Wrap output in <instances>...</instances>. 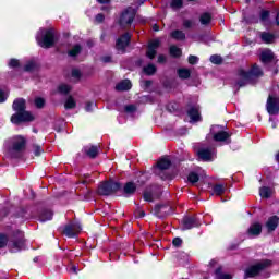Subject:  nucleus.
Here are the masks:
<instances>
[{"instance_id": "f257e3e1", "label": "nucleus", "mask_w": 279, "mask_h": 279, "mask_svg": "<svg viewBox=\"0 0 279 279\" xmlns=\"http://www.w3.org/2000/svg\"><path fill=\"white\" fill-rule=\"evenodd\" d=\"M236 75L238 80L235 82V86H238L239 90L240 88H243V86L252 84L254 77H263V70H260L258 65L254 64L250 71L239 69Z\"/></svg>"}, {"instance_id": "f03ea898", "label": "nucleus", "mask_w": 279, "mask_h": 279, "mask_svg": "<svg viewBox=\"0 0 279 279\" xmlns=\"http://www.w3.org/2000/svg\"><path fill=\"white\" fill-rule=\"evenodd\" d=\"M12 146L9 149L11 158H21L27 147V140L23 135H16L11 140Z\"/></svg>"}, {"instance_id": "7ed1b4c3", "label": "nucleus", "mask_w": 279, "mask_h": 279, "mask_svg": "<svg viewBox=\"0 0 279 279\" xmlns=\"http://www.w3.org/2000/svg\"><path fill=\"white\" fill-rule=\"evenodd\" d=\"M260 61L268 71H272L274 75H278V66H276L278 64V59L276 58V54H274V51L264 50L260 53Z\"/></svg>"}, {"instance_id": "20e7f679", "label": "nucleus", "mask_w": 279, "mask_h": 279, "mask_svg": "<svg viewBox=\"0 0 279 279\" xmlns=\"http://www.w3.org/2000/svg\"><path fill=\"white\" fill-rule=\"evenodd\" d=\"M121 189H123V185L119 182L105 181L99 184L97 193L98 195L110 196L114 195L118 191H121Z\"/></svg>"}, {"instance_id": "39448f33", "label": "nucleus", "mask_w": 279, "mask_h": 279, "mask_svg": "<svg viewBox=\"0 0 279 279\" xmlns=\"http://www.w3.org/2000/svg\"><path fill=\"white\" fill-rule=\"evenodd\" d=\"M268 267H271V260L269 259H264L248 268L245 269L244 272V278H256V276H258V274H260L262 271H265V269H268Z\"/></svg>"}, {"instance_id": "423d86ee", "label": "nucleus", "mask_w": 279, "mask_h": 279, "mask_svg": "<svg viewBox=\"0 0 279 279\" xmlns=\"http://www.w3.org/2000/svg\"><path fill=\"white\" fill-rule=\"evenodd\" d=\"M37 43L43 49H51L56 45V32L53 28L44 31L41 38L37 37Z\"/></svg>"}, {"instance_id": "0eeeda50", "label": "nucleus", "mask_w": 279, "mask_h": 279, "mask_svg": "<svg viewBox=\"0 0 279 279\" xmlns=\"http://www.w3.org/2000/svg\"><path fill=\"white\" fill-rule=\"evenodd\" d=\"M136 19V10L132 7L126 8L120 15L119 25L120 27H131Z\"/></svg>"}, {"instance_id": "6e6552de", "label": "nucleus", "mask_w": 279, "mask_h": 279, "mask_svg": "<svg viewBox=\"0 0 279 279\" xmlns=\"http://www.w3.org/2000/svg\"><path fill=\"white\" fill-rule=\"evenodd\" d=\"M34 121V116L32 112L24 109L23 111H17L11 116V123L14 125H21V123H32Z\"/></svg>"}, {"instance_id": "1a4fd4ad", "label": "nucleus", "mask_w": 279, "mask_h": 279, "mask_svg": "<svg viewBox=\"0 0 279 279\" xmlns=\"http://www.w3.org/2000/svg\"><path fill=\"white\" fill-rule=\"evenodd\" d=\"M132 40V35L130 33H124L120 37L116 39V46L114 49L123 56V53H126L128 47H130V41Z\"/></svg>"}, {"instance_id": "9d476101", "label": "nucleus", "mask_w": 279, "mask_h": 279, "mask_svg": "<svg viewBox=\"0 0 279 279\" xmlns=\"http://www.w3.org/2000/svg\"><path fill=\"white\" fill-rule=\"evenodd\" d=\"M172 213L173 207H171L169 203L155 205L154 215L159 219H165V217H168V215H171Z\"/></svg>"}, {"instance_id": "9b49d317", "label": "nucleus", "mask_w": 279, "mask_h": 279, "mask_svg": "<svg viewBox=\"0 0 279 279\" xmlns=\"http://www.w3.org/2000/svg\"><path fill=\"white\" fill-rule=\"evenodd\" d=\"M63 234L69 239H75L82 232V225L77 222H70L63 228Z\"/></svg>"}, {"instance_id": "f8f14e48", "label": "nucleus", "mask_w": 279, "mask_h": 279, "mask_svg": "<svg viewBox=\"0 0 279 279\" xmlns=\"http://www.w3.org/2000/svg\"><path fill=\"white\" fill-rule=\"evenodd\" d=\"M266 110L270 116L279 114V98L269 95L266 102Z\"/></svg>"}, {"instance_id": "ddd939ff", "label": "nucleus", "mask_w": 279, "mask_h": 279, "mask_svg": "<svg viewBox=\"0 0 279 279\" xmlns=\"http://www.w3.org/2000/svg\"><path fill=\"white\" fill-rule=\"evenodd\" d=\"M161 190L158 185H149L144 191L143 197L145 202H154V197H160Z\"/></svg>"}, {"instance_id": "4468645a", "label": "nucleus", "mask_w": 279, "mask_h": 279, "mask_svg": "<svg viewBox=\"0 0 279 279\" xmlns=\"http://www.w3.org/2000/svg\"><path fill=\"white\" fill-rule=\"evenodd\" d=\"M20 235L17 239L13 240L11 244H9V250L11 253L21 252V250H25V239H23V233L17 231Z\"/></svg>"}, {"instance_id": "2eb2a0df", "label": "nucleus", "mask_w": 279, "mask_h": 279, "mask_svg": "<svg viewBox=\"0 0 279 279\" xmlns=\"http://www.w3.org/2000/svg\"><path fill=\"white\" fill-rule=\"evenodd\" d=\"M183 230H192V228H199L202 222L195 216H185L182 219Z\"/></svg>"}, {"instance_id": "dca6fc26", "label": "nucleus", "mask_w": 279, "mask_h": 279, "mask_svg": "<svg viewBox=\"0 0 279 279\" xmlns=\"http://www.w3.org/2000/svg\"><path fill=\"white\" fill-rule=\"evenodd\" d=\"M171 167V160L162 158L157 162V167L154 170L155 175H160L162 171H167Z\"/></svg>"}, {"instance_id": "f3484780", "label": "nucleus", "mask_w": 279, "mask_h": 279, "mask_svg": "<svg viewBox=\"0 0 279 279\" xmlns=\"http://www.w3.org/2000/svg\"><path fill=\"white\" fill-rule=\"evenodd\" d=\"M83 154H85V156H87L92 160H95V158L99 156V146H85L83 148Z\"/></svg>"}, {"instance_id": "a211bd4d", "label": "nucleus", "mask_w": 279, "mask_h": 279, "mask_svg": "<svg viewBox=\"0 0 279 279\" xmlns=\"http://www.w3.org/2000/svg\"><path fill=\"white\" fill-rule=\"evenodd\" d=\"M262 232H263V225L255 222L250 226V228L246 231V234L248 236H260Z\"/></svg>"}, {"instance_id": "6ab92c4d", "label": "nucleus", "mask_w": 279, "mask_h": 279, "mask_svg": "<svg viewBox=\"0 0 279 279\" xmlns=\"http://www.w3.org/2000/svg\"><path fill=\"white\" fill-rule=\"evenodd\" d=\"M12 108L14 112H22L23 110H27V101L25 98H16L13 101Z\"/></svg>"}, {"instance_id": "aec40b11", "label": "nucleus", "mask_w": 279, "mask_h": 279, "mask_svg": "<svg viewBox=\"0 0 279 279\" xmlns=\"http://www.w3.org/2000/svg\"><path fill=\"white\" fill-rule=\"evenodd\" d=\"M187 116H189L190 119H192L195 123H197V121H201V120H202V116H199V107H197V106H189Z\"/></svg>"}, {"instance_id": "412c9836", "label": "nucleus", "mask_w": 279, "mask_h": 279, "mask_svg": "<svg viewBox=\"0 0 279 279\" xmlns=\"http://www.w3.org/2000/svg\"><path fill=\"white\" fill-rule=\"evenodd\" d=\"M53 219V211L50 209H41L38 215V220L41 221V223H45V221H51Z\"/></svg>"}, {"instance_id": "4be33fe9", "label": "nucleus", "mask_w": 279, "mask_h": 279, "mask_svg": "<svg viewBox=\"0 0 279 279\" xmlns=\"http://www.w3.org/2000/svg\"><path fill=\"white\" fill-rule=\"evenodd\" d=\"M136 193V184L134 182H126L123 186L124 197H130Z\"/></svg>"}, {"instance_id": "5701e85b", "label": "nucleus", "mask_w": 279, "mask_h": 279, "mask_svg": "<svg viewBox=\"0 0 279 279\" xmlns=\"http://www.w3.org/2000/svg\"><path fill=\"white\" fill-rule=\"evenodd\" d=\"M279 218L278 216H272L268 219L266 222V228L268 229V232H274L278 228Z\"/></svg>"}, {"instance_id": "b1692460", "label": "nucleus", "mask_w": 279, "mask_h": 279, "mask_svg": "<svg viewBox=\"0 0 279 279\" xmlns=\"http://www.w3.org/2000/svg\"><path fill=\"white\" fill-rule=\"evenodd\" d=\"M197 156H198V158H201V160L208 162V160H210V158H213V153L208 148H202L197 151Z\"/></svg>"}, {"instance_id": "393cba45", "label": "nucleus", "mask_w": 279, "mask_h": 279, "mask_svg": "<svg viewBox=\"0 0 279 279\" xmlns=\"http://www.w3.org/2000/svg\"><path fill=\"white\" fill-rule=\"evenodd\" d=\"M130 88H132V82L130 80L121 81L116 85V90L118 92L130 90Z\"/></svg>"}, {"instance_id": "a878e982", "label": "nucleus", "mask_w": 279, "mask_h": 279, "mask_svg": "<svg viewBox=\"0 0 279 279\" xmlns=\"http://www.w3.org/2000/svg\"><path fill=\"white\" fill-rule=\"evenodd\" d=\"M231 134L226 131H220L216 134H214V141L217 143H223V141H228L230 138Z\"/></svg>"}, {"instance_id": "bb28decb", "label": "nucleus", "mask_w": 279, "mask_h": 279, "mask_svg": "<svg viewBox=\"0 0 279 279\" xmlns=\"http://www.w3.org/2000/svg\"><path fill=\"white\" fill-rule=\"evenodd\" d=\"M80 53H82V45L76 44L72 47V49H70L68 51V56L70 58H77V56H80Z\"/></svg>"}, {"instance_id": "cd10ccee", "label": "nucleus", "mask_w": 279, "mask_h": 279, "mask_svg": "<svg viewBox=\"0 0 279 279\" xmlns=\"http://www.w3.org/2000/svg\"><path fill=\"white\" fill-rule=\"evenodd\" d=\"M170 36L173 38V40H186V34L181 29L172 31Z\"/></svg>"}, {"instance_id": "c85d7f7f", "label": "nucleus", "mask_w": 279, "mask_h": 279, "mask_svg": "<svg viewBox=\"0 0 279 279\" xmlns=\"http://www.w3.org/2000/svg\"><path fill=\"white\" fill-rule=\"evenodd\" d=\"M223 267L219 266L216 270H215V276L216 279H232V275L230 274H223Z\"/></svg>"}, {"instance_id": "c756f323", "label": "nucleus", "mask_w": 279, "mask_h": 279, "mask_svg": "<svg viewBox=\"0 0 279 279\" xmlns=\"http://www.w3.org/2000/svg\"><path fill=\"white\" fill-rule=\"evenodd\" d=\"M24 71L26 73H34V71H38V63H36V61H28L24 66Z\"/></svg>"}, {"instance_id": "7c9ffc66", "label": "nucleus", "mask_w": 279, "mask_h": 279, "mask_svg": "<svg viewBox=\"0 0 279 279\" xmlns=\"http://www.w3.org/2000/svg\"><path fill=\"white\" fill-rule=\"evenodd\" d=\"M260 38L263 43H266L267 45H269L276 38V36L271 33L264 32L260 34Z\"/></svg>"}, {"instance_id": "2f4dec72", "label": "nucleus", "mask_w": 279, "mask_h": 279, "mask_svg": "<svg viewBox=\"0 0 279 279\" xmlns=\"http://www.w3.org/2000/svg\"><path fill=\"white\" fill-rule=\"evenodd\" d=\"M76 106H77V102H75V99L73 98V96H69L64 104L65 110H73V108H76Z\"/></svg>"}, {"instance_id": "473e14b6", "label": "nucleus", "mask_w": 279, "mask_h": 279, "mask_svg": "<svg viewBox=\"0 0 279 279\" xmlns=\"http://www.w3.org/2000/svg\"><path fill=\"white\" fill-rule=\"evenodd\" d=\"M157 71L156 65H154V63H149L148 65L143 68V72L145 73V75H155Z\"/></svg>"}, {"instance_id": "72a5a7b5", "label": "nucleus", "mask_w": 279, "mask_h": 279, "mask_svg": "<svg viewBox=\"0 0 279 279\" xmlns=\"http://www.w3.org/2000/svg\"><path fill=\"white\" fill-rule=\"evenodd\" d=\"M259 195H260V197H264L265 199H269V197H271V189L267 187V186L260 187Z\"/></svg>"}, {"instance_id": "f704fd0d", "label": "nucleus", "mask_w": 279, "mask_h": 279, "mask_svg": "<svg viewBox=\"0 0 279 279\" xmlns=\"http://www.w3.org/2000/svg\"><path fill=\"white\" fill-rule=\"evenodd\" d=\"M177 73L181 80H189L191 77V70L189 69H179Z\"/></svg>"}, {"instance_id": "c9c22d12", "label": "nucleus", "mask_w": 279, "mask_h": 279, "mask_svg": "<svg viewBox=\"0 0 279 279\" xmlns=\"http://www.w3.org/2000/svg\"><path fill=\"white\" fill-rule=\"evenodd\" d=\"M213 191L215 193V195H223L226 193V185L223 184H216L213 186Z\"/></svg>"}, {"instance_id": "e433bc0d", "label": "nucleus", "mask_w": 279, "mask_h": 279, "mask_svg": "<svg viewBox=\"0 0 279 279\" xmlns=\"http://www.w3.org/2000/svg\"><path fill=\"white\" fill-rule=\"evenodd\" d=\"M210 21H213V16L210 13H203L199 17V22L202 25H209Z\"/></svg>"}, {"instance_id": "4c0bfd02", "label": "nucleus", "mask_w": 279, "mask_h": 279, "mask_svg": "<svg viewBox=\"0 0 279 279\" xmlns=\"http://www.w3.org/2000/svg\"><path fill=\"white\" fill-rule=\"evenodd\" d=\"M170 56H172V58H180V56H182V49L178 48L177 46H171Z\"/></svg>"}, {"instance_id": "58836bf2", "label": "nucleus", "mask_w": 279, "mask_h": 279, "mask_svg": "<svg viewBox=\"0 0 279 279\" xmlns=\"http://www.w3.org/2000/svg\"><path fill=\"white\" fill-rule=\"evenodd\" d=\"M58 92L61 95H69V93H71V86L66 84L59 85Z\"/></svg>"}, {"instance_id": "ea45409f", "label": "nucleus", "mask_w": 279, "mask_h": 279, "mask_svg": "<svg viewBox=\"0 0 279 279\" xmlns=\"http://www.w3.org/2000/svg\"><path fill=\"white\" fill-rule=\"evenodd\" d=\"M209 60L211 64H223V58L219 54H213Z\"/></svg>"}, {"instance_id": "a19ab883", "label": "nucleus", "mask_w": 279, "mask_h": 279, "mask_svg": "<svg viewBox=\"0 0 279 279\" xmlns=\"http://www.w3.org/2000/svg\"><path fill=\"white\" fill-rule=\"evenodd\" d=\"M184 5V1L183 0H172L170 3V7L173 10H180L181 8H183Z\"/></svg>"}, {"instance_id": "79ce46f5", "label": "nucleus", "mask_w": 279, "mask_h": 279, "mask_svg": "<svg viewBox=\"0 0 279 279\" xmlns=\"http://www.w3.org/2000/svg\"><path fill=\"white\" fill-rule=\"evenodd\" d=\"M9 241L10 239L5 234L0 233V250H3V247H7Z\"/></svg>"}, {"instance_id": "37998d69", "label": "nucleus", "mask_w": 279, "mask_h": 279, "mask_svg": "<svg viewBox=\"0 0 279 279\" xmlns=\"http://www.w3.org/2000/svg\"><path fill=\"white\" fill-rule=\"evenodd\" d=\"M189 182L191 184H196V182H199V174L195 172H191L187 177Z\"/></svg>"}, {"instance_id": "c03bdc74", "label": "nucleus", "mask_w": 279, "mask_h": 279, "mask_svg": "<svg viewBox=\"0 0 279 279\" xmlns=\"http://www.w3.org/2000/svg\"><path fill=\"white\" fill-rule=\"evenodd\" d=\"M158 53V51L154 48H149L146 51V56L149 58V60H154V58H156V54Z\"/></svg>"}, {"instance_id": "a18cd8bd", "label": "nucleus", "mask_w": 279, "mask_h": 279, "mask_svg": "<svg viewBox=\"0 0 279 279\" xmlns=\"http://www.w3.org/2000/svg\"><path fill=\"white\" fill-rule=\"evenodd\" d=\"M148 47L150 49H155L156 51L158 50V47H160V39H154L148 44Z\"/></svg>"}, {"instance_id": "49530a36", "label": "nucleus", "mask_w": 279, "mask_h": 279, "mask_svg": "<svg viewBox=\"0 0 279 279\" xmlns=\"http://www.w3.org/2000/svg\"><path fill=\"white\" fill-rule=\"evenodd\" d=\"M195 26V22L193 20H183L184 29H191V27Z\"/></svg>"}, {"instance_id": "de8ad7c7", "label": "nucleus", "mask_w": 279, "mask_h": 279, "mask_svg": "<svg viewBox=\"0 0 279 279\" xmlns=\"http://www.w3.org/2000/svg\"><path fill=\"white\" fill-rule=\"evenodd\" d=\"M9 66L11 69H17V66H21V62L17 59H11L9 61Z\"/></svg>"}, {"instance_id": "09e8293b", "label": "nucleus", "mask_w": 279, "mask_h": 279, "mask_svg": "<svg viewBox=\"0 0 279 279\" xmlns=\"http://www.w3.org/2000/svg\"><path fill=\"white\" fill-rule=\"evenodd\" d=\"M269 14H270L269 11L263 10V11L260 12V14H259L260 21H262V22L267 21V20L269 19Z\"/></svg>"}, {"instance_id": "8fccbe9b", "label": "nucleus", "mask_w": 279, "mask_h": 279, "mask_svg": "<svg viewBox=\"0 0 279 279\" xmlns=\"http://www.w3.org/2000/svg\"><path fill=\"white\" fill-rule=\"evenodd\" d=\"M35 106L36 108H45V99L43 98H36L35 99Z\"/></svg>"}, {"instance_id": "3c124183", "label": "nucleus", "mask_w": 279, "mask_h": 279, "mask_svg": "<svg viewBox=\"0 0 279 279\" xmlns=\"http://www.w3.org/2000/svg\"><path fill=\"white\" fill-rule=\"evenodd\" d=\"M197 62H199V58H198L197 56L191 54V56L189 57V63H190V64H197Z\"/></svg>"}, {"instance_id": "603ef678", "label": "nucleus", "mask_w": 279, "mask_h": 279, "mask_svg": "<svg viewBox=\"0 0 279 279\" xmlns=\"http://www.w3.org/2000/svg\"><path fill=\"white\" fill-rule=\"evenodd\" d=\"M100 60L105 64H110V63H112V56H104V57L100 58Z\"/></svg>"}, {"instance_id": "864d4df0", "label": "nucleus", "mask_w": 279, "mask_h": 279, "mask_svg": "<svg viewBox=\"0 0 279 279\" xmlns=\"http://www.w3.org/2000/svg\"><path fill=\"white\" fill-rule=\"evenodd\" d=\"M34 148V155L35 156H40L43 154V148L38 145H33Z\"/></svg>"}, {"instance_id": "5fc2aeb1", "label": "nucleus", "mask_w": 279, "mask_h": 279, "mask_svg": "<svg viewBox=\"0 0 279 279\" xmlns=\"http://www.w3.org/2000/svg\"><path fill=\"white\" fill-rule=\"evenodd\" d=\"M72 77H75V80H80V77H82V72L78 69L72 70Z\"/></svg>"}, {"instance_id": "6e6d98bb", "label": "nucleus", "mask_w": 279, "mask_h": 279, "mask_svg": "<svg viewBox=\"0 0 279 279\" xmlns=\"http://www.w3.org/2000/svg\"><path fill=\"white\" fill-rule=\"evenodd\" d=\"M105 20H106V16H105L102 13H98V14L95 16L96 23H104Z\"/></svg>"}, {"instance_id": "4d7b16f0", "label": "nucleus", "mask_w": 279, "mask_h": 279, "mask_svg": "<svg viewBox=\"0 0 279 279\" xmlns=\"http://www.w3.org/2000/svg\"><path fill=\"white\" fill-rule=\"evenodd\" d=\"M172 245H174V247H180L182 245V240L180 238H174L172 240Z\"/></svg>"}, {"instance_id": "13d9d810", "label": "nucleus", "mask_w": 279, "mask_h": 279, "mask_svg": "<svg viewBox=\"0 0 279 279\" xmlns=\"http://www.w3.org/2000/svg\"><path fill=\"white\" fill-rule=\"evenodd\" d=\"M124 110L125 112H136V107L134 105H128Z\"/></svg>"}, {"instance_id": "bf43d9fd", "label": "nucleus", "mask_w": 279, "mask_h": 279, "mask_svg": "<svg viewBox=\"0 0 279 279\" xmlns=\"http://www.w3.org/2000/svg\"><path fill=\"white\" fill-rule=\"evenodd\" d=\"M166 170H161V173L160 174H156L158 175L159 178H161V180H168L169 178V174L167 172H165Z\"/></svg>"}, {"instance_id": "052dcab7", "label": "nucleus", "mask_w": 279, "mask_h": 279, "mask_svg": "<svg viewBox=\"0 0 279 279\" xmlns=\"http://www.w3.org/2000/svg\"><path fill=\"white\" fill-rule=\"evenodd\" d=\"M8 98L5 97V93L0 89V104H3Z\"/></svg>"}, {"instance_id": "680f3d73", "label": "nucleus", "mask_w": 279, "mask_h": 279, "mask_svg": "<svg viewBox=\"0 0 279 279\" xmlns=\"http://www.w3.org/2000/svg\"><path fill=\"white\" fill-rule=\"evenodd\" d=\"M86 112H93V102H87L85 106Z\"/></svg>"}, {"instance_id": "e2e57ef3", "label": "nucleus", "mask_w": 279, "mask_h": 279, "mask_svg": "<svg viewBox=\"0 0 279 279\" xmlns=\"http://www.w3.org/2000/svg\"><path fill=\"white\" fill-rule=\"evenodd\" d=\"M166 58H165V56L163 54H160L159 57H158V62H159V64H162V62H166Z\"/></svg>"}, {"instance_id": "0e129e2a", "label": "nucleus", "mask_w": 279, "mask_h": 279, "mask_svg": "<svg viewBox=\"0 0 279 279\" xmlns=\"http://www.w3.org/2000/svg\"><path fill=\"white\" fill-rule=\"evenodd\" d=\"M137 217H140V218L145 217V211L144 210L137 211Z\"/></svg>"}, {"instance_id": "69168bd1", "label": "nucleus", "mask_w": 279, "mask_h": 279, "mask_svg": "<svg viewBox=\"0 0 279 279\" xmlns=\"http://www.w3.org/2000/svg\"><path fill=\"white\" fill-rule=\"evenodd\" d=\"M215 265H217V260L211 259V260L209 262V267H215Z\"/></svg>"}, {"instance_id": "338daca9", "label": "nucleus", "mask_w": 279, "mask_h": 279, "mask_svg": "<svg viewBox=\"0 0 279 279\" xmlns=\"http://www.w3.org/2000/svg\"><path fill=\"white\" fill-rule=\"evenodd\" d=\"M111 0H97L98 3L106 4L110 3Z\"/></svg>"}, {"instance_id": "774afa93", "label": "nucleus", "mask_w": 279, "mask_h": 279, "mask_svg": "<svg viewBox=\"0 0 279 279\" xmlns=\"http://www.w3.org/2000/svg\"><path fill=\"white\" fill-rule=\"evenodd\" d=\"M144 85L146 88H149V86H151V81H145Z\"/></svg>"}]
</instances>
